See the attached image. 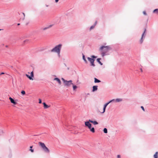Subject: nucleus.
I'll return each mask as SVG.
<instances>
[{"mask_svg": "<svg viewBox=\"0 0 158 158\" xmlns=\"http://www.w3.org/2000/svg\"><path fill=\"white\" fill-rule=\"evenodd\" d=\"M62 44H59L55 46L51 50L52 52H56L58 54L59 56H60V50L61 48Z\"/></svg>", "mask_w": 158, "mask_h": 158, "instance_id": "obj_1", "label": "nucleus"}, {"mask_svg": "<svg viewBox=\"0 0 158 158\" xmlns=\"http://www.w3.org/2000/svg\"><path fill=\"white\" fill-rule=\"evenodd\" d=\"M39 145L41 147L43 151L46 153H49L50 152L49 150L45 146L44 143L40 142L38 143Z\"/></svg>", "mask_w": 158, "mask_h": 158, "instance_id": "obj_2", "label": "nucleus"}, {"mask_svg": "<svg viewBox=\"0 0 158 158\" xmlns=\"http://www.w3.org/2000/svg\"><path fill=\"white\" fill-rule=\"evenodd\" d=\"M104 48H105V50H106V52H108L109 50H111L112 49V48L110 46H102L100 48V50H102Z\"/></svg>", "mask_w": 158, "mask_h": 158, "instance_id": "obj_3", "label": "nucleus"}, {"mask_svg": "<svg viewBox=\"0 0 158 158\" xmlns=\"http://www.w3.org/2000/svg\"><path fill=\"white\" fill-rule=\"evenodd\" d=\"M87 59L90 62L91 66H92L93 67L95 66V65L94 64V61L95 60L94 59L91 58H90L89 57H87Z\"/></svg>", "mask_w": 158, "mask_h": 158, "instance_id": "obj_4", "label": "nucleus"}, {"mask_svg": "<svg viewBox=\"0 0 158 158\" xmlns=\"http://www.w3.org/2000/svg\"><path fill=\"white\" fill-rule=\"evenodd\" d=\"M26 76L27 77L29 78L30 80H33V79L32 78L34 77V73L33 71L31 72V76H29V75L26 74Z\"/></svg>", "mask_w": 158, "mask_h": 158, "instance_id": "obj_5", "label": "nucleus"}, {"mask_svg": "<svg viewBox=\"0 0 158 158\" xmlns=\"http://www.w3.org/2000/svg\"><path fill=\"white\" fill-rule=\"evenodd\" d=\"M72 80H69V81H67L64 83V85L67 86H70V85H73L72 83Z\"/></svg>", "mask_w": 158, "mask_h": 158, "instance_id": "obj_6", "label": "nucleus"}, {"mask_svg": "<svg viewBox=\"0 0 158 158\" xmlns=\"http://www.w3.org/2000/svg\"><path fill=\"white\" fill-rule=\"evenodd\" d=\"M90 122L89 121H86L85 122V125L86 127H87L89 129H90L92 125L90 123Z\"/></svg>", "mask_w": 158, "mask_h": 158, "instance_id": "obj_7", "label": "nucleus"}, {"mask_svg": "<svg viewBox=\"0 0 158 158\" xmlns=\"http://www.w3.org/2000/svg\"><path fill=\"white\" fill-rule=\"evenodd\" d=\"M9 99L10 100L11 102L14 105H16L17 104V103L15 101V100L11 97H10Z\"/></svg>", "mask_w": 158, "mask_h": 158, "instance_id": "obj_8", "label": "nucleus"}, {"mask_svg": "<svg viewBox=\"0 0 158 158\" xmlns=\"http://www.w3.org/2000/svg\"><path fill=\"white\" fill-rule=\"evenodd\" d=\"M109 102H108L106 103L104 105V107H103V112H102V113H104L105 111V110H106V106H107L109 104Z\"/></svg>", "mask_w": 158, "mask_h": 158, "instance_id": "obj_9", "label": "nucleus"}, {"mask_svg": "<svg viewBox=\"0 0 158 158\" xmlns=\"http://www.w3.org/2000/svg\"><path fill=\"white\" fill-rule=\"evenodd\" d=\"M98 86L97 85H94L93 86L92 91L94 92L96 91L98 89Z\"/></svg>", "mask_w": 158, "mask_h": 158, "instance_id": "obj_10", "label": "nucleus"}, {"mask_svg": "<svg viewBox=\"0 0 158 158\" xmlns=\"http://www.w3.org/2000/svg\"><path fill=\"white\" fill-rule=\"evenodd\" d=\"M89 121L90 123H93L94 125H97L98 124V123L96 121H93L91 119H89Z\"/></svg>", "mask_w": 158, "mask_h": 158, "instance_id": "obj_11", "label": "nucleus"}, {"mask_svg": "<svg viewBox=\"0 0 158 158\" xmlns=\"http://www.w3.org/2000/svg\"><path fill=\"white\" fill-rule=\"evenodd\" d=\"M54 80L56 81L60 85L61 84V81H60V79H59L58 78L56 77L54 78Z\"/></svg>", "mask_w": 158, "mask_h": 158, "instance_id": "obj_12", "label": "nucleus"}, {"mask_svg": "<svg viewBox=\"0 0 158 158\" xmlns=\"http://www.w3.org/2000/svg\"><path fill=\"white\" fill-rule=\"evenodd\" d=\"M154 158H158V152H156L153 155Z\"/></svg>", "mask_w": 158, "mask_h": 158, "instance_id": "obj_13", "label": "nucleus"}, {"mask_svg": "<svg viewBox=\"0 0 158 158\" xmlns=\"http://www.w3.org/2000/svg\"><path fill=\"white\" fill-rule=\"evenodd\" d=\"M43 104L44 105V107L45 109L48 108L49 107V106L47 105L45 102H43Z\"/></svg>", "mask_w": 158, "mask_h": 158, "instance_id": "obj_14", "label": "nucleus"}, {"mask_svg": "<svg viewBox=\"0 0 158 158\" xmlns=\"http://www.w3.org/2000/svg\"><path fill=\"white\" fill-rule=\"evenodd\" d=\"M82 58H83V60H84V62H85V63H87V60H86V59H85V55L83 54H82Z\"/></svg>", "mask_w": 158, "mask_h": 158, "instance_id": "obj_15", "label": "nucleus"}, {"mask_svg": "<svg viewBox=\"0 0 158 158\" xmlns=\"http://www.w3.org/2000/svg\"><path fill=\"white\" fill-rule=\"evenodd\" d=\"M101 60V58H98L97 59V61L101 65H102L103 64L100 61Z\"/></svg>", "mask_w": 158, "mask_h": 158, "instance_id": "obj_16", "label": "nucleus"}, {"mask_svg": "<svg viewBox=\"0 0 158 158\" xmlns=\"http://www.w3.org/2000/svg\"><path fill=\"white\" fill-rule=\"evenodd\" d=\"M94 82L95 83H99V82H101V81L100 80H98V79H97L96 78H94Z\"/></svg>", "mask_w": 158, "mask_h": 158, "instance_id": "obj_17", "label": "nucleus"}, {"mask_svg": "<svg viewBox=\"0 0 158 158\" xmlns=\"http://www.w3.org/2000/svg\"><path fill=\"white\" fill-rule=\"evenodd\" d=\"M123 100L121 98H117L115 99V101H116V102H119L122 101Z\"/></svg>", "mask_w": 158, "mask_h": 158, "instance_id": "obj_18", "label": "nucleus"}, {"mask_svg": "<svg viewBox=\"0 0 158 158\" xmlns=\"http://www.w3.org/2000/svg\"><path fill=\"white\" fill-rule=\"evenodd\" d=\"M106 52L103 51V52H102L101 53V54L102 57H103L104 56H105L106 55Z\"/></svg>", "mask_w": 158, "mask_h": 158, "instance_id": "obj_19", "label": "nucleus"}, {"mask_svg": "<svg viewBox=\"0 0 158 158\" xmlns=\"http://www.w3.org/2000/svg\"><path fill=\"white\" fill-rule=\"evenodd\" d=\"M93 133H94L95 132V129L94 127H91L90 129H89Z\"/></svg>", "mask_w": 158, "mask_h": 158, "instance_id": "obj_20", "label": "nucleus"}, {"mask_svg": "<svg viewBox=\"0 0 158 158\" xmlns=\"http://www.w3.org/2000/svg\"><path fill=\"white\" fill-rule=\"evenodd\" d=\"M5 132L2 129H0V135L3 134Z\"/></svg>", "mask_w": 158, "mask_h": 158, "instance_id": "obj_21", "label": "nucleus"}, {"mask_svg": "<svg viewBox=\"0 0 158 158\" xmlns=\"http://www.w3.org/2000/svg\"><path fill=\"white\" fill-rule=\"evenodd\" d=\"M116 101H115V99H113L109 102V103L111 102H116Z\"/></svg>", "mask_w": 158, "mask_h": 158, "instance_id": "obj_22", "label": "nucleus"}, {"mask_svg": "<svg viewBox=\"0 0 158 158\" xmlns=\"http://www.w3.org/2000/svg\"><path fill=\"white\" fill-rule=\"evenodd\" d=\"M153 13L158 14V9L154 10L153 11Z\"/></svg>", "mask_w": 158, "mask_h": 158, "instance_id": "obj_23", "label": "nucleus"}, {"mask_svg": "<svg viewBox=\"0 0 158 158\" xmlns=\"http://www.w3.org/2000/svg\"><path fill=\"white\" fill-rule=\"evenodd\" d=\"M103 131L104 133H107V130L106 128H104Z\"/></svg>", "mask_w": 158, "mask_h": 158, "instance_id": "obj_24", "label": "nucleus"}, {"mask_svg": "<svg viewBox=\"0 0 158 158\" xmlns=\"http://www.w3.org/2000/svg\"><path fill=\"white\" fill-rule=\"evenodd\" d=\"M72 85H73V90H75L77 88V87L76 85H74L73 84Z\"/></svg>", "mask_w": 158, "mask_h": 158, "instance_id": "obj_25", "label": "nucleus"}, {"mask_svg": "<svg viewBox=\"0 0 158 158\" xmlns=\"http://www.w3.org/2000/svg\"><path fill=\"white\" fill-rule=\"evenodd\" d=\"M21 93L23 95H24L25 94V92L24 90H22L21 92Z\"/></svg>", "mask_w": 158, "mask_h": 158, "instance_id": "obj_26", "label": "nucleus"}, {"mask_svg": "<svg viewBox=\"0 0 158 158\" xmlns=\"http://www.w3.org/2000/svg\"><path fill=\"white\" fill-rule=\"evenodd\" d=\"M91 58L94 59L96 58L97 57V56H95L94 55H92L91 56Z\"/></svg>", "mask_w": 158, "mask_h": 158, "instance_id": "obj_27", "label": "nucleus"}, {"mask_svg": "<svg viewBox=\"0 0 158 158\" xmlns=\"http://www.w3.org/2000/svg\"><path fill=\"white\" fill-rule=\"evenodd\" d=\"M95 25H93V26H91L90 27V30H92V29H93L94 27H95Z\"/></svg>", "mask_w": 158, "mask_h": 158, "instance_id": "obj_28", "label": "nucleus"}, {"mask_svg": "<svg viewBox=\"0 0 158 158\" xmlns=\"http://www.w3.org/2000/svg\"><path fill=\"white\" fill-rule=\"evenodd\" d=\"M61 80L63 81L64 83L67 81V80H65L64 78H62Z\"/></svg>", "mask_w": 158, "mask_h": 158, "instance_id": "obj_29", "label": "nucleus"}, {"mask_svg": "<svg viewBox=\"0 0 158 158\" xmlns=\"http://www.w3.org/2000/svg\"><path fill=\"white\" fill-rule=\"evenodd\" d=\"M141 108L143 110V111H145V109H144V107L143 106H141Z\"/></svg>", "mask_w": 158, "mask_h": 158, "instance_id": "obj_30", "label": "nucleus"}, {"mask_svg": "<svg viewBox=\"0 0 158 158\" xmlns=\"http://www.w3.org/2000/svg\"><path fill=\"white\" fill-rule=\"evenodd\" d=\"M121 158V156L120 155H117L116 158Z\"/></svg>", "mask_w": 158, "mask_h": 158, "instance_id": "obj_31", "label": "nucleus"}, {"mask_svg": "<svg viewBox=\"0 0 158 158\" xmlns=\"http://www.w3.org/2000/svg\"><path fill=\"white\" fill-rule=\"evenodd\" d=\"M146 29H145V30H144V31L143 33V34H142V38H141V39H142V38H143V35H144V33H145V31H146Z\"/></svg>", "mask_w": 158, "mask_h": 158, "instance_id": "obj_32", "label": "nucleus"}, {"mask_svg": "<svg viewBox=\"0 0 158 158\" xmlns=\"http://www.w3.org/2000/svg\"><path fill=\"white\" fill-rule=\"evenodd\" d=\"M143 13L144 15H147L146 12L145 11H143Z\"/></svg>", "mask_w": 158, "mask_h": 158, "instance_id": "obj_33", "label": "nucleus"}, {"mask_svg": "<svg viewBox=\"0 0 158 158\" xmlns=\"http://www.w3.org/2000/svg\"><path fill=\"white\" fill-rule=\"evenodd\" d=\"M143 41V40H140L139 41V43L140 44H142Z\"/></svg>", "mask_w": 158, "mask_h": 158, "instance_id": "obj_34", "label": "nucleus"}, {"mask_svg": "<svg viewBox=\"0 0 158 158\" xmlns=\"http://www.w3.org/2000/svg\"><path fill=\"white\" fill-rule=\"evenodd\" d=\"M30 151L32 152H34V150L32 149H30Z\"/></svg>", "mask_w": 158, "mask_h": 158, "instance_id": "obj_35", "label": "nucleus"}, {"mask_svg": "<svg viewBox=\"0 0 158 158\" xmlns=\"http://www.w3.org/2000/svg\"><path fill=\"white\" fill-rule=\"evenodd\" d=\"M42 103L41 100V99H39V103Z\"/></svg>", "mask_w": 158, "mask_h": 158, "instance_id": "obj_36", "label": "nucleus"}, {"mask_svg": "<svg viewBox=\"0 0 158 158\" xmlns=\"http://www.w3.org/2000/svg\"><path fill=\"white\" fill-rule=\"evenodd\" d=\"M5 73L4 72H2L1 73H0V74L2 75V74H4Z\"/></svg>", "mask_w": 158, "mask_h": 158, "instance_id": "obj_37", "label": "nucleus"}, {"mask_svg": "<svg viewBox=\"0 0 158 158\" xmlns=\"http://www.w3.org/2000/svg\"><path fill=\"white\" fill-rule=\"evenodd\" d=\"M59 1V0H55V2L56 3H57Z\"/></svg>", "mask_w": 158, "mask_h": 158, "instance_id": "obj_38", "label": "nucleus"}, {"mask_svg": "<svg viewBox=\"0 0 158 158\" xmlns=\"http://www.w3.org/2000/svg\"><path fill=\"white\" fill-rule=\"evenodd\" d=\"M23 15H24V18L25 17V14L23 13Z\"/></svg>", "mask_w": 158, "mask_h": 158, "instance_id": "obj_39", "label": "nucleus"}, {"mask_svg": "<svg viewBox=\"0 0 158 158\" xmlns=\"http://www.w3.org/2000/svg\"><path fill=\"white\" fill-rule=\"evenodd\" d=\"M97 23V21H96L95 22V25H96V24Z\"/></svg>", "mask_w": 158, "mask_h": 158, "instance_id": "obj_40", "label": "nucleus"}, {"mask_svg": "<svg viewBox=\"0 0 158 158\" xmlns=\"http://www.w3.org/2000/svg\"><path fill=\"white\" fill-rule=\"evenodd\" d=\"M32 147H33V146H31L30 147V149H32Z\"/></svg>", "mask_w": 158, "mask_h": 158, "instance_id": "obj_41", "label": "nucleus"}, {"mask_svg": "<svg viewBox=\"0 0 158 158\" xmlns=\"http://www.w3.org/2000/svg\"><path fill=\"white\" fill-rule=\"evenodd\" d=\"M140 71H141V72H143V70H142V69H140Z\"/></svg>", "mask_w": 158, "mask_h": 158, "instance_id": "obj_42", "label": "nucleus"}, {"mask_svg": "<svg viewBox=\"0 0 158 158\" xmlns=\"http://www.w3.org/2000/svg\"><path fill=\"white\" fill-rule=\"evenodd\" d=\"M6 47L7 48L8 47V46L6 45Z\"/></svg>", "mask_w": 158, "mask_h": 158, "instance_id": "obj_43", "label": "nucleus"}, {"mask_svg": "<svg viewBox=\"0 0 158 158\" xmlns=\"http://www.w3.org/2000/svg\"><path fill=\"white\" fill-rule=\"evenodd\" d=\"M17 25H20V23H18Z\"/></svg>", "mask_w": 158, "mask_h": 158, "instance_id": "obj_44", "label": "nucleus"}, {"mask_svg": "<svg viewBox=\"0 0 158 158\" xmlns=\"http://www.w3.org/2000/svg\"><path fill=\"white\" fill-rule=\"evenodd\" d=\"M10 67L11 68H13V66H10Z\"/></svg>", "mask_w": 158, "mask_h": 158, "instance_id": "obj_45", "label": "nucleus"}, {"mask_svg": "<svg viewBox=\"0 0 158 158\" xmlns=\"http://www.w3.org/2000/svg\"><path fill=\"white\" fill-rule=\"evenodd\" d=\"M25 42H26V41H25V40H24V43H25Z\"/></svg>", "mask_w": 158, "mask_h": 158, "instance_id": "obj_46", "label": "nucleus"}, {"mask_svg": "<svg viewBox=\"0 0 158 158\" xmlns=\"http://www.w3.org/2000/svg\"><path fill=\"white\" fill-rule=\"evenodd\" d=\"M1 30V29H0V31Z\"/></svg>", "mask_w": 158, "mask_h": 158, "instance_id": "obj_47", "label": "nucleus"}, {"mask_svg": "<svg viewBox=\"0 0 158 158\" xmlns=\"http://www.w3.org/2000/svg\"><path fill=\"white\" fill-rule=\"evenodd\" d=\"M1 75V74H0V75Z\"/></svg>", "mask_w": 158, "mask_h": 158, "instance_id": "obj_48", "label": "nucleus"}]
</instances>
